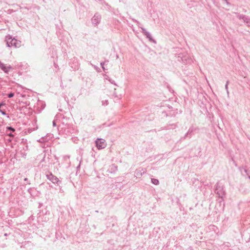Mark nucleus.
I'll return each mask as SVG.
<instances>
[{"label": "nucleus", "mask_w": 250, "mask_h": 250, "mask_svg": "<svg viewBox=\"0 0 250 250\" xmlns=\"http://www.w3.org/2000/svg\"><path fill=\"white\" fill-rule=\"evenodd\" d=\"M6 44L8 47H14L15 48L19 47L21 46V42L18 41L15 38H12L10 36H6L5 38Z\"/></svg>", "instance_id": "obj_1"}, {"label": "nucleus", "mask_w": 250, "mask_h": 250, "mask_svg": "<svg viewBox=\"0 0 250 250\" xmlns=\"http://www.w3.org/2000/svg\"><path fill=\"white\" fill-rule=\"evenodd\" d=\"M178 61L184 64L189 63L191 62V58L187 53H180L178 56Z\"/></svg>", "instance_id": "obj_2"}, {"label": "nucleus", "mask_w": 250, "mask_h": 250, "mask_svg": "<svg viewBox=\"0 0 250 250\" xmlns=\"http://www.w3.org/2000/svg\"><path fill=\"white\" fill-rule=\"evenodd\" d=\"M96 144L99 149L104 148L106 146L105 141L102 139H98L96 141Z\"/></svg>", "instance_id": "obj_3"}, {"label": "nucleus", "mask_w": 250, "mask_h": 250, "mask_svg": "<svg viewBox=\"0 0 250 250\" xmlns=\"http://www.w3.org/2000/svg\"><path fill=\"white\" fill-rule=\"evenodd\" d=\"M215 192L218 195L219 197L221 198L223 197L225 194L224 191L222 190L221 187L220 186L218 183H217L216 185Z\"/></svg>", "instance_id": "obj_4"}, {"label": "nucleus", "mask_w": 250, "mask_h": 250, "mask_svg": "<svg viewBox=\"0 0 250 250\" xmlns=\"http://www.w3.org/2000/svg\"><path fill=\"white\" fill-rule=\"evenodd\" d=\"M46 176L49 180L54 184L58 183L59 182L58 178L56 176L53 175L52 173L47 174Z\"/></svg>", "instance_id": "obj_5"}, {"label": "nucleus", "mask_w": 250, "mask_h": 250, "mask_svg": "<svg viewBox=\"0 0 250 250\" xmlns=\"http://www.w3.org/2000/svg\"><path fill=\"white\" fill-rule=\"evenodd\" d=\"M101 18L100 14H95L91 20L92 23L95 25L98 24L101 20Z\"/></svg>", "instance_id": "obj_6"}, {"label": "nucleus", "mask_w": 250, "mask_h": 250, "mask_svg": "<svg viewBox=\"0 0 250 250\" xmlns=\"http://www.w3.org/2000/svg\"><path fill=\"white\" fill-rule=\"evenodd\" d=\"M0 68L5 72L7 73L10 69L12 68L11 66L10 65L9 66H5V65L2 63L0 61Z\"/></svg>", "instance_id": "obj_7"}, {"label": "nucleus", "mask_w": 250, "mask_h": 250, "mask_svg": "<svg viewBox=\"0 0 250 250\" xmlns=\"http://www.w3.org/2000/svg\"><path fill=\"white\" fill-rule=\"evenodd\" d=\"M142 33L146 35V37L147 38L150 34L147 32L145 28L141 27Z\"/></svg>", "instance_id": "obj_8"}, {"label": "nucleus", "mask_w": 250, "mask_h": 250, "mask_svg": "<svg viewBox=\"0 0 250 250\" xmlns=\"http://www.w3.org/2000/svg\"><path fill=\"white\" fill-rule=\"evenodd\" d=\"M237 17L239 19H242L244 22L245 21H246L247 17H246L245 16H243V15H239L237 16Z\"/></svg>", "instance_id": "obj_9"}, {"label": "nucleus", "mask_w": 250, "mask_h": 250, "mask_svg": "<svg viewBox=\"0 0 250 250\" xmlns=\"http://www.w3.org/2000/svg\"><path fill=\"white\" fill-rule=\"evenodd\" d=\"M151 182L153 184L155 185H158L159 183V180L157 179L154 178L151 179Z\"/></svg>", "instance_id": "obj_10"}, {"label": "nucleus", "mask_w": 250, "mask_h": 250, "mask_svg": "<svg viewBox=\"0 0 250 250\" xmlns=\"http://www.w3.org/2000/svg\"><path fill=\"white\" fill-rule=\"evenodd\" d=\"M248 26H250V18L247 17L246 21H244Z\"/></svg>", "instance_id": "obj_11"}, {"label": "nucleus", "mask_w": 250, "mask_h": 250, "mask_svg": "<svg viewBox=\"0 0 250 250\" xmlns=\"http://www.w3.org/2000/svg\"><path fill=\"white\" fill-rule=\"evenodd\" d=\"M229 83V81H227L225 85V89L227 92V93L229 94V90H228V84Z\"/></svg>", "instance_id": "obj_12"}, {"label": "nucleus", "mask_w": 250, "mask_h": 250, "mask_svg": "<svg viewBox=\"0 0 250 250\" xmlns=\"http://www.w3.org/2000/svg\"><path fill=\"white\" fill-rule=\"evenodd\" d=\"M7 130H9L12 131V132H14L15 131V129L11 126H8L6 127Z\"/></svg>", "instance_id": "obj_13"}, {"label": "nucleus", "mask_w": 250, "mask_h": 250, "mask_svg": "<svg viewBox=\"0 0 250 250\" xmlns=\"http://www.w3.org/2000/svg\"><path fill=\"white\" fill-rule=\"evenodd\" d=\"M106 62H101V66H102V68H103V69L104 70L105 69L104 65V64H105Z\"/></svg>", "instance_id": "obj_14"}, {"label": "nucleus", "mask_w": 250, "mask_h": 250, "mask_svg": "<svg viewBox=\"0 0 250 250\" xmlns=\"http://www.w3.org/2000/svg\"><path fill=\"white\" fill-rule=\"evenodd\" d=\"M147 38L150 41L155 42L154 40L152 38L151 35H150Z\"/></svg>", "instance_id": "obj_15"}, {"label": "nucleus", "mask_w": 250, "mask_h": 250, "mask_svg": "<svg viewBox=\"0 0 250 250\" xmlns=\"http://www.w3.org/2000/svg\"><path fill=\"white\" fill-rule=\"evenodd\" d=\"M14 94L13 93H10L8 95L9 98H12L14 96Z\"/></svg>", "instance_id": "obj_16"}, {"label": "nucleus", "mask_w": 250, "mask_h": 250, "mask_svg": "<svg viewBox=\"0 0 250 250\" xmlns=\"http://www.w3.org/2000/svg\"><path fill=\"white\" fill-rule=\"evenodd\" d=\"M8 135L9 136H11V137H13L14 136V135H13L11 133L8 134Z\"/></svg>", "instance_id": "obj_17"}, {"label": "nucleus", "mask_w": 250, "mask_h": 250, "mask_svg": "<svg viewBox=\"0 0 250 250\" xmlns=\"http://www.w3.org/2000/svg\"><path fill=\"white\" fill-rule=\"evenodd\" d=\"M53 125L54 126H55L56 125V123L54 121L53 122Z\"/></svg>", "instance_id": "obj_18"}, {"label": "nucleus", "mask_w": 250, "mask_h": 250, "mask_svg": "<svg viewBox=\"0 0 250 250\" xmlns=\"http://www.w3.org/2000/svg\"><path fill=\"white\" fill-rule=\"evenodd\" d=\"M224 0V1H226V2L228 3V2H227V0Z\"/></svg>", "instance_id": "obj_19"}, {"label": "nucleus", "mask_w": 250, "mask_h": 250, "mask_svg": "<svg viewBox=\"0 0 250 250\" xmlns=\"http://www.w3.org/2000/svg\"><path fill=\"white\" fill-rule=\"evenodd\" d=\"M249 179H250V176H249Z\"/></svg>", "instance_id": "obj_20"}]
</instances>
